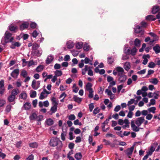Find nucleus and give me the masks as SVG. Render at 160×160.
Instances as JSON below:
<instances>
[{
  "mask_svg": "<svg viewBox=\"0 0 160 160\" xmlns=\"http://www.w3.org/2000/svg\"><path fill=\"white\" fill-rule=\"evenodd\" d=\"M144 117H141L137 118L134 121L132 120L131 121V125L132 130L135 132H138L140 128H138L144 122Z\"/></svg>",
  "mask_w": 160,
  "mask_h": 160,
  "instance_id": "f257e3e1",
  "label": "nucleus"
},
{
  "mask_svg": "<svg viewBox=\"0 0 160 160\" xmlns=\"http://www.w3.org/2000/svg\"><path fill=\"white\" fill-rule=\"evenodd\" d=\"M125 48L124 50V52L127 55H131L134 56L136 55L137 51V49L135 47H134L131 49H127L128 48V45L126 44L125 45Z\"/></svg>",
  "mask_w": 160,
  "mask_h": 160,
  "instance_id": "f03ea898",
  "label": "nucleus"
},
{
  "mask_svg": "<svg viewBox=\"0 0 160 160\" xmlns=\"http://www.w3.org/2000/svg\"><path fill=\"white\" fill-rule=\"evenodd\" d=\"M49 144L51 146L54 147L58 145H60V147H62V142L57 138H52L50 141Z\"/></svg>",
  "mask_w": 160,
  "mask_h": 160,
  "instance_id": "7ed1b4c3",
  "label": "nucleus"
},
{
  "mask_svg": "<svg viewBox=\"0 0 160 160\" xmlns=\"http://www.w3.org/2000/svg\"><path fill=\"white\" fill-rule=\"evenodd\" d=\"M5 35V37L1 41L2 43L3 40H4L5 43H6L12 42L14 39L13 37H11L12 34L8 31L6 32Z\"/></svg>",
  "mask_w": 160,
  "mask_h": 160,
  "instance_id": "20e7f679",
  "label": "nucleus"
},
{
  "mask_svg": "<svg viewBox=\"0 0 160 160\" xmlns=\"http://www.w3.org/2000/svg\"><path fill=\"white\" fill-rule=\"evenodd\" d=\"M40 81H36L35 80H33L31 86L32 88L34 90L37 89L40 86Z\"/></svg>",
  "mask_w": 160,
  "mask_h": 160,
  "instance_id": "39448f33",
  "label": "nucleus"
},
{
  "mask_svg": "<svg viewBox=\"0 0 160 160\" xmlns=\"http://www.w3.org/2000/svg\"><path fill=\"white\" fill-rule=\"evenodd\" d=\"M42 53L41 49H37L32 51L31 55L33 56L40 57Z\"/></svg>",
  "mask_w": 160,
  "mask_h": 160,
  "instance_id": "423d86ee",
  "label": "nucleus"
},
{
  "mask_svg": "<svg viewBox=\"0 0 160 160\" xmlns=\"http://www.w3.org/2000/svg\"><path fill=\"white\" fill-rule=\"evenodd\" d=\"M118 76L119 77L118 81L120 83H124L126 82L127 79V76L126 75L123 74Z\"/></svg>",
  "mask_w": 160,
  "mask_h": 160,
  "instance_id": "0eeeda50",
  "label": "nucleus"
},
{
  "mask_svg": "<svg viewBox=\"0 0 160 160\" xmlns=\"http://www.w3.org/2000/svg\"><path fill=\"white\" fill-rule=\"evenodd\" d=\"M116 70L118 72V76L124 74V70L122 68L120 67H117L116 68Z\"/></svg>",
  "mask_w": 160,
  "mask_h": 160,
  "instance_id": "6e6552de",
  "label": "nucleus"
},
{
  "mask_svg": "<svg viewBox=\"0 0 160 160\" xmlns=\"http://www.w3.org/2000/svg\"><path fill=\"white\" fill-rule=\"evenodd\" d=\"M19 69H16L14 70L11 73V75L13 78H16L19 74Z\"/></svg>",
  "mask_w": 160,
  "mask_h": 160,
  "instance_id": "1a4fd4ad",
  "label": "nucleus"
},
{
  "mask_svg": "<svg viewBox=\"0 0 160 160\" xmlns=\"http://www.w3.org/2000/svg\"><path fill=\"white\" fill-rule=\"evenodd\" d=\"M134 149V146L128 148L125 151L126 154L128 156H131L133 152Z\"/></svg>",
  "mask_w": 160,
  "mask_h": 160,
  "instance_id": "9d476101",
  "label": "nucleus"
},
{
  "mask_svg": "<svg viewBox=\"0 0 160 160\" xmlns=\"http://www.w3.org/2000/svg\"><path fill=\"white\" fill-rule=\"evenodd\" d=\"M53 106L51 107L50 109V111L51 112L50 113V114L51 115L53 113H55L57 111L58 105H52Z\"/></svg>",
  "mask_w": 160,
  "mask_h": 160,
  "instance_id": "9b49d317",
  "label": "nucleus"
},
{
  "mask_svg": "<svg viewBox=\"0 0 160 160\" xmlns=\"http://www.w3.org/2000/svg\"><path fill=\"white\" fill-rule=\"evenodd\" d=\"M74 43L71 40H69L68 41L67 43V48L69 49L72 48L74 47Z\"/></svg>",
  "mask_w": 160,
  "mask_h": 160,
  "instance_id": "f8f14e48",
  "label": "nucleus"
},
{
  "mask_svg": "<svg viewBox=\"0 0 160 160\" xmlns=\"http://www.w3.org/2000/svg\"><path fill=\"white\" fill-rule=\"evenodd\" d=\"M53 57L52 55H50L47 58L46 60V63L47 64L50 63L53 60Z\"/></svg>",
  "mask_w": 160,
  "mask_h": 160,
  "instance_id": "ddd939ff",
  "label": "nucleus"
},
{
  "mask_svg": "<svg viewBox=\"0 0 160 160\" xmlns=\"http://www.w3.org/2000/svg\"><path fill=\"white\" fill-rule=\"evenodd\" d=\"M123 67L126 71H128L131 68L130 63L129 62H126L125 63Z\"/></svg>",
  "mask_w": 160,
  "mask_h": 160,
  "instance_id": "4468645a",
  "label": "nucleus"
},
{
  "mask_svg": "<svg viewBox=\"0 0 160 160\" xmlns=\"http://www.w3.org/2000/svg\"><path fill=\"white\" fill-rule=\"evenodd\" d=\"M29 25V23L28 22L22 23L20 26V29L22 30L28 28Z\"/></svg>",
  "mask_w": 160,
  "mask_h": 160,
  "instance_id": "2eb2a0df",
  "label": "nucleus"
},
{
  "mask_svg": "<svg viewBox=\"0 0 160 160\" xmlns=\"http://www.w3.org/2000/svg\"><path fill=\"white\" fill-rule=\"evenodd\" d=\"M153 49L156 53L160 52V46L159 45L156 44L153 47Z\"/></svg>",
  "mask_w": 160,
  "mask_h": 160,
  "instance_id": "dca6fc26",
  "label": "nucleus"
},
{
  "mask_svg": "<svg viewBox=\"0 0 160 160\" xmlns=\"http://www.w3.org/2000/svg\"><path fill=\"white\" fill-rule=\"evenodd\" d=\"M45 90H43V91L41 93L39 98L41 100H42L45 98L47 97V95L45 94V93H46Z\"/></svg>",
  "mask_w": 160,
  "mask_h": 160,
  "instance_id": "f3484780",
  "label": "nucleus"
},
{
  "mask_svg": "<svg viewBox=\"0 0 160 160\" xmlns=\"http://www.w3.org/2000/svg\"><path fill=\"white\" fill-rule=\"evenodd\" d=\"M149 82L153 84L156 85L158 82V81L156 78H152L149 79Z\"/></svg>",
  "mask_w": 160,
  "mask_h": 160,
  "instance_id": "a211bd4d",
  "label": "nucleus"
},
{
  "mask_svg": "<svg viewBox=\"0 0 160 160\" xmlns=\"http://www.w3.org/2000/svg\"><path fill=\"white\" fill-rule=\"evenodd\" d=\"M155 150V148L153 146H152L150 147V149L146 152V153L150 156H151Z\"/></svg>",
  "mask_w": 160,
  "mask_h": 160,
  "instance_id": "6ab92c4d",
  "label": "nucleus"
},
{
  "mask_svg": "<svg viewBox=\"0 0 160 160\" xmlns=\"http://www.w3.org/2000/svg\"><path fill=\"white\" fill-rule=\"evenodd\" d=\"M19 93V90L18 88L13 89L12 91L11 95L15 97Z\"/></svg>",
  "mask_w": 160,
  "mask_h": 160,
  "instance_id": "aec40b11",
  "label": "nucleus"
},
{
  "mask_svg": "<svg viewBox=\"0 0 160 160\" xmlns=\"http://www.w3.org/2000/svg\"><path fill=\"white\" fill-rule=\"evenodd\" d=\"M9 28L10 31L15 32V30L18 29V28L13 24H11L9 26Z\"/></svg>",
  "mask_w": 160,
  "mask_h": 160,
  "instance_id": "412c9836",
  "label": "nucleus"
},
{
  "mask_svg": "<svg viewBox=\"0 0 160 160\" xmlns=\"http://www.w3.org/2000/svg\"><path fill=\"white\" fill-rule=\"evenodd\" d=\"M46 122L48 126H50L53 124L54 122L51 118H49L46 120Z\"/></svg>",
  "mask_w": 160,
  "mask_h": 160,
  "instance_id": "4be33fe9",
  "label": "nucleus"
},
{
  "mask_svg": "<svg viewBox=\"0 0 160 160\" xmlns=\"http://www.w3.org/2000/svg\"><path fill=\"white\" fill-rule=\"evenodd\" d=\"M159 10V8L158 6H154L152 10V12L153 14L156 13Z\"/></svg>",
  "mask_w": 160,
  "mask_h": 160,
  "instance_id": "5701e85b",
  "label": "nucleus"
},
{
  "mask_svg": "<svg viewBox=\"0 0 160 160\" xmlns=\"http://www.w3.org/2000/svg\"><path fill=\"white\" fill-rule=\"evenodd\" d=\"M83 49L85 51H88L90 49V46L88 43H85L83 46Z\"/></svg>",
  "mask_w": 160,
  "mask_h": 160,
  "instance_id": "b1692460",
  "label": "nucleus"
},
{
  "mask_svg": "<svg viewBox=\"0 0 160 160\" xmlns=\"http://www.w3.org/2000/svg\"><path fill=\"white\" fill-rule=\"evenodd\" d=\"M37 116V114L35 112H33L29 116L30 119L31 120H35Z\"/></svg>",
  "mask_w": 160,
  "mask_h": 160,
  "instance_id": "393cba45",
  "label": "nucleus"
},
{
  "mask_svg": "<svg viewBox=\"0 0 160 160\" xmlns=\"http://www.w3.org/2000/svg\"><path fill=\"white\" fill-rule=\"evenodd\" d=\"M24 107L26 110H29L31 108V105L29 102H27L24 105Z\"/></svg>",
  "mask_w": 160,
  "mask_h": 160,
  "instance_id": "a878e982",
  "label": "nucleus"
},
{
  "mask_svg": "<svg viewBox=\"0 0 160 160\" xmlns=\"http://www.w3.org/2000/svg\"><path fill=\"white\" fill-rule=\"evenodd\" d=\"M92 85L91 83H88L86 85V90L88 91L93 90L92 88Z\"/></svg>",
  "mask_w": 160,
  "mask_h": 160,
  "instance_id": "bb28decb",
  "label": "nucleus"
},
{
  "mask_svg": "<svg viewBox=\"0 0 160 160\" xmlns=\"http://www.w3.org/2000/svg\"><path fill=\"white\" fill-rule=\"evenodd\" d=\"M140 41L138 38H136L134 42V44L135 46L137 47H139L140 45Z\"/></svg>",
  "mask_w": 160,
  "mask_h": 160,
  "instance_id": "cd10ccee",
  "label": "nucleus"
},
{
  "mask_svg": "<svg viewBox=\"0 0 160 160\" xmlns=\"http://www.w3.org/2000/svg\"><path fill=\"white\" fill-rule=\"evenodd\" d=\"M38 146V144L36 142H31L29 144V146L31 148H37Z\"/></svg>",
  "mask_w": 160,
  "mask_h": 160,
  "instance_id": "c85d7f7f",
  "label": "nucleus"
},
{
  "mask_svg": "<svg viewBox=\"0 0 160 160\" xmlns=\"http://www.w3.org/2000/svg\"><path fill=\"white\" fill-rule=\"evenodd\" d=\"M27 97V94L26 93L23 92L19 95V98L23 99H26Z\"/></svg>",
  "mask_w": 160,
  "mask_h": 160,
  "instance_id": "c756f323",
  "label": "nucleus"
},
{
  "mask_svg": "<svg viewBox=\"0 0 160 160\" xmlns=\"http://www.w3.org/2000/svg\"><path fill=\"white\" fill-rule=\"evenodd\" d=\"M134 30L135 32L137 33H140L142 31L141 27L139 26H137Z\"/></svg>",
  "mask_w": 160,
  "mask_h": 160,
  "instance_id": "7c9ffc66",
  "label": "nucleus"
},
{
  "mask_svg": "<svg viewBox=\"0 0 160 160\" xmlns=\"http://www.w3.org/2000/svg\"><path fill=\"white\" fill-rule=\"evenodd\" d=\"M55 75L57 77L60 76L62 74V73L61 70H57L55 72Z\"/></svg>",
  "mask_w": 160,
  "mask_h": 160,
  "instance_id": "2f4dec72",
  "label": "nucleus"
},
{
  "mask_svg": "<svg viewBox=\"0 0 160 160\" xmlns=\"http://www.w3.org/2000/svg\"><path fill=\"white\" fill-rule=\"evenodd\" d=\"M15 99V97L12 96L11 95L10 96H8V101L9 102H11L14 101V100Z\"/></svg>",
  "mask_w": 160,
  "mask_h": 160,
  "instance_id": "473e14b6",
  "label": "nucleus"
},
{
  "mask_svg": "<svg viewBox=\"0 0 160 160\" xmlns=\"http://www.w3.org/2000/svg\"><path fill=\"white\" fill-rule=\"evenodd\" d=\"M146 19L148 20H151L152 21H154L156 18H154L153 16L152 15H148L146 17Z\"/></svg>",
  "mask_w": 160,
  "mask_h": 160,
  "instance_id": "72a5a7b5",
  "label": "nucleus"
},
{
  "mask_svg": "<svg viewBox=\"0 0 160 160\" xmlns=\"http://www.w3.org/2000/svg\"><path fill=\"white\" fill-rule=\"evenodd\" d=\"M43 69V67L42 65H39L36 68V71L38 72H39L42 71Z\"/></svg>",
  "mask_w": 160,
  "mask_h": 160,
  "instance_id": "f704fd0d",
  "label": "nucleus"
},
{
  "mask_svg": "<svg viewBox=\"0 0 160 160\" xmlns=\"http://www.w3.org/2000/svg\"><path fill=\"white\" fill-rule=\"evenodd\" d=\"M73 91L75 93H77L78 92L79 88L78 87L76 86L75 84H74L72 87Z\"/></svg>",
  "mask_w": 160,
  "mask_h": 160,
  "instance_id": "c9c22d12",
  "label": "nucleus"
},
{
  "mask_svg": "<svg viewBox=\"0 0 160 160\" xmlns=\"http://www.w3.org/2000/svg\"><path fill=\"white\" fill-rule=\"evenodd\" d=\"M73 98L74 101L76 102L79 103L80 102V98L78 97L76 95H74L73 97Z\"/></svg>",
  "mask_w": 160,
  "mask_h": 160,
  "instance_id": "e433bc0d",
  "label": "nucleus"
},
{
  "mask_svg": "<svg viewBox=\"0 0 160 160\" xmlns=\"http://www.w3.org/2000/svg\"><path fill=\"white\" fill-rule=\"evenodd\" d=\"M159 93V92L158 91H156L153 93V97L155 99H157L158 98Z\"/></svg>",
  "mask_w": 160,
  "mask_h": 160,
  "instance_id": "4c0bfd02",
  "label": "nucleus"
},
{
  "mask_svg": "<svg viewBox=\"0 0 160 160\" xmlns=\"http://www.w3.org/2000/svg\"><path fill=\"white\" fill-rule=\"evenodd\" d=\"M39 47V45L38 44L35 43H34L32 46V51H34L36 50H37L38 48Z\"/></svg>",
  "mask_w": 160,
  "mask_h": 160,
  "instance_id": "58836bf2",
  "label": "nucleus"
},
{
  "mask_svg": "<svg viewBox=\"0 0 160 160\" xmlns=\"http://www.w3.org/2000/svg\"><path fill=\"white\" fill-rule=\"evenodd\" d=\"M43 119V116L41 115H40L37 116V118L35 120H36L38 122H40Z\"/></svg>",
  "mask_w": 160,
  "mask_h": 160,
  "instance_id": "ea45409f",
  "label": "nucleus"
},
{
  "mask_svg": "<svg viewBox=\"0 0 160 160\" xmlns=\"http://www.w3.org/2000/svg\"><path fill=\"white\" fill-rule=\"evenodd\" d=\"M156 109L155 107H152L150 108H149L148 109V111L149 112H152L153 113H155V111Z\"/></svg>",
  "mask_w": 160,
  "mask_h": 160,
  "instance_id": "a19ab883",
  "label": "nucleus"
},
{
  "mask_svg": "<svg viewBox=\"0 0 160 160\" xmlns=\"http://www.w3.org/2000/svg\"><path fill=\"white\" fill-rule=\"evenodd\" d=\"M52 101V105H58V103L56 101V98L54 97H53L51 99Z\"/></svg>",
  "mask_w": 160,
  "mask_h": 160,
  "instance_id": "79ce46f5",
  "label": "nucleus"
},
{
  "mask_svg": "<svg viewBox=\"0 0 160 160\" xmlns=\"http://www.w3.org/2000/svg\"><path fill=\"white\" fill-rule=\"evenodd\" d=\"M37 95L36 92L33 91L32 92L30 93V96L32 98H34L36 97Z\"/></svg>",
  "mask_w": 160,
  "mask_h": 160,
  "instance_id": "37998d69",
  "label": "nucleus"
},
{
  "mask_svg": "<svg viewBox=\"0 0 160 160\" xmlns=\"http://www.w3.org/2000/svg\"><path fill=\"white\" fill-rule=\"evenodd\" d=\"M21 75L23 78H26L28 75L27 72L25 70H22V71Z\"/></svg>",
  "mask_w": 160,
  "mask_h": 160,
  "instance_id": "c03bdc74",
  "label": "nucleus"
},
{
  "mask_svg": "<svg viewBox=\"0 0 160 160\" xmlns=\"http://www.w3.org/2000/svg\"><path fill=\"white\" fill-rule=\"evenodd\" d=\"M108 63L111 64L113 62L114 59L113 58L110 57L108 58Z\"/></svg>",
  "mask_w": 160,
  "mask_h": 160,
  "instance_id": "a18cd8bd",
  "label": "nucleus"
},
{
  "mask_svg": "<svg viewBox=\"0 0 160 160\" xmlns=\"http://www.w3.org/2000/svg\"><path fill=\"white\" fill-rule=\"evenodd\" d=\"M68 118L69 120H74L76 118V117L74 114H71L68 117Z\"/></svg>",
  "mask_w": 160,
  "mask_h": 160,
  "instance_id": "49530a36",
  "label": "nucleus"
},
{
  "mask_svg": "<svg viewBox=\"0 0 160 160\" xmlns=\"http://www.w3.org/2000/svg\"><path fill=\"white\" fill-rule=\"evenodd\" d=\"M91 67H88V74L90 76H92L93 75V72L91 70Z\"/></svg>",
  "mask_w": 160,
  "mask_h": 160,
  "instance_id": "de8ad7c7",
  "label": "nucleus"
},
{
  "mask_svg": "<svg viewBox=\"0 0 160 160\" xmlns=\"http://www.w3.org/2000/svg\"><path fill=\"white\" fill-rule=\"evenodd\" d=\"M6 103V101L3 99H0V107H3Z\"/></svg>",
  "mask_w": 160,
  "mask_h": 160,
  "instance_id": "09e8293b",
  "label": "nucleus"
},
{
  "mask_svg": "<svg viewBox=\"0 0 160 160\" xmlns=\"http://www.w3.org/2000/svg\"><path fill=\"white\" fill-rule=\"evenodd\" d=\"M155 64L153 62H150L148 65V67L151 68H153L155 66Z\"/></svg>",
  "mask_w": 160,
  "mask_h": 160,
  "instance_id": "8fccbe9b",
  "label": "nucleus"
},
{
  "mask_svg": "<svg viewBox=\"0 0 160 160\" xmlns=\"http://www.w3.org/2000/svg\"><path fill=\"white\" fill-rule=\"evenodd\" d=\"M88 70V67L87 65H86L85 68L82 69V74L83 75H84L87 71Z\"/></svg>",
  "mask_w": 160,
  "mask_h": 160,
  "instance_id": "3c124183",
  "label": "nucleus"
},
{
  "mask_svg": "<svg viewBox=\"0 0 160 160\" xmlns=\"http://www.w3.org/2000/svg\"><path fill=\"white\" fill-rule=\"evenodd\" d=\"M89 94L88 95V97L90 98H92L93 97V92L94 91L93 90H91L88 91Z\"/></svg>",
  "mask_w": 160,
  "mask_h": 160,
  "instance_id": "603ef678",
  "label": "nucleus"
},
{
  "mask_svg": "<svg viewBox=\"0 0 160 160\" xmlns=\"http://www.w3.org/2000/svg\"><path fill=\"white\" fill-rule=\"evenodd\" d=\"M12 107L10 105H8L5 109L6 112H9L11 110Z\"/></svg>",
  "mask_w": 160,
  "mask_h": 160,
  "instance_id": "864d4df0",
  "label": "nucleus"
},
{
  "mask_svg": "<svg viewBox=\"0 0 160 160\" xmlns=\"http://www.w3.org/2000/svg\"><path fill=\"white\" fill-rule=\"evenodd\" d=\"M71 52L72 55L74 57L77 56L78 54V52L75 50H72Z\"/></svg>",
  "mask_w": 160,
  "mask_h": 160,
  "instance_id": "5fc2aeb1",
  "label": "nucleus"
},
{
  "mask_svg": "<svg viewBox=\"0 0 160 160\" xmlns=\"http://www.w3.org/2000/svg\"><path fill=\"white\" fill-rule=\"evenodd\" d=\"M156 101L154 99H152L150 100V103L148 104V106H149L151 105H154Z\"/></svg>",
  "mask_w": 160,
  "mask_h": 160,
  "instance_id": "6e6d98bb",
  "label": "nucleus"
},
{
  "mask_svg": "<svg viewBox=\"0 0 160 160\" xmlns=\"http://www.w3.org/2000/svg\"><path fill=\"white\" fill-rule=\"evenodd\" d=\"M75 158L77 160L80 159V152L77 153L75 155Z\"/></svg>",
  "mask_w": 160,
  "mask_h": 160,
  "instance_id": "4d7b16f0",
  "label": "nucleus"
},
{
  "mask_svg": "<svg viewBox=\"0 0 160 160\" xmlns=\"http://www.w3.org/2000/svg\"><path fill=\"white\" fill-rule=\"evenodd\" d=\"M135 101V100L134 99H131L130 100L128 101L127 105L128 106H129L130 105L134 103Z\"/></svg>",
  "mask_w": 160,
  "mask_h": 160,
  "instance_id": "13d9d810",
  "label": "nucleus"
},
{
  "mask_svg": "<svg viewBox=\"0 0 160 160\" xmlns=\"http://www.w3.org/2000/svg\"><path fill=\"white\" fill-rule=\"evenodd\" d=\"M0 88H4V80H1L0 81Z\"/></svg>",
  "mask_w": 160,
  "mask_h": 160,
  "instance_id": "bf43d9fd",
  "label": "nucleus"
},
{
  "mask_svg": "<svg viewBox=\"0 0 160 160\" xmlns=\"http://www.w3.org/2000/svg\"><path fill=\"white\" fill-rule=\"evenodd\" d=\"M128 107L129 110L131 112H132V111L134 110L135 108V106L134 105L130 106V105L129 106H128Z\"/></svg>",
  "mask_w": 160,
  "mask_h": 160,
  "instance_id": "052dcab7",
  "label": "nucleus"
},
{
  "mask_svg": "<svg viewBox=\"0 0 160 160\" xmlns=\"http://www.w3.org/2000/svg\"><path fill=\"white\" fill-rule=\"evenodd\" d=\"M94 106L93 103H91L89 105V109L90 112L92 111L93 109L94 108Z\"/></svg>",
  "mask_w": 160,
  "mask_h": 160,
  "instance_id": "680f3d73",
  "label": "nucleus"
},
{
  "mask_svg": "<svg viewBox=\"0 0 160 160\" xmlns=\"http://www.w3.org/2000/svg\"><path fill=\"white\" fill-rule=\"evenodd\" d=\"M152 117H153V116L152 114H148L147 115L146 118L147 120H151L152 118Z\"/></svg>",
  "mask_w": 160,
  "mask_h": 160,
  "instance_id": "e2e57ef3",
  "label": "nucleus"
},
{
  "mask_svg": "<svg viewBox=\"0 0 160 160\" xmlns=\"http://www.w3.org/2000/svg\"><path fill=\"white\" fill-rule=\"evenodd\" d=\"M105 92H106L108 96L112 95L113 93H112L111 91L108 89H106L105 91Z\"/></svg>",
  "mask_w": 160,
  "mask_h": 160,
  "instance_id": "0e129e2a",
  "label": "nucleus"
},
{
  "mask_svg": "<svg viewBox=\"0 0 160 160\" xmlns=\"http://www.w3.org/2000/svg\"><path fill=\"white\" fill-rule=\"evenodd\" d=\"M37 24L36 23L34 22H32L30 24V27L32 28H36Z\"/></svg>",
  "mask_w": 160,
  "mask_h": 160,
  "instance_id": "69168bd1",
  "label": "nucleus"
},
{
  "mask_svg": "<svg viewBox=\"0 0 160 160\" xmlns=\"http://www.w3.org/2000/svg\"><path fill=\"white\" fill-rule=\"evenodd\" d=\"M90 62H92V60H91L90 59L88 58L87 57L85 58L84 59V63L85 64L88 63Z\"/></svg>",
  "mask_w": 160,
  "mask_h": 160,
  "instance_id": "338daca9",
  "label": "nucleus"
},
{
  "mask_svg": "<svg viewBox=\"0 0 160 160\" xmlns=\"http://www.w3.org/2000/svg\"><path fill=\"white\" fill-rule=\"evenodd\" d=\"M34 159V156L32 154L30 155L26 159L27 160H32Z\"/></svg>",
  "mask_w": 160,
  "mask_h": 160,
  "instance_id": "774afa93",
  "label": "nucleus"
}]
</instances>
